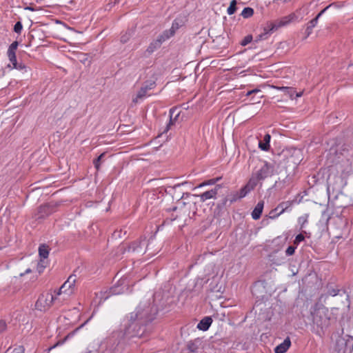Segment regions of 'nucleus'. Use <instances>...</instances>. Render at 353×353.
I'll return each mask as SVG.
<instances>
[{
    "label": "nucleus",
    "instance_id": "23",
    "mask_svg": "<svg viewBox=\"0 0 353 353\" xmlns=\"http://www.w3.org/2000/svg\"><path fill=\"white\" fill-rule=\"evenodd\" d=\"M201 344V341L199 339H195L193 341L189 342L188 345V350L192 352H195L199 349V346Z\"/></svg>",
    "mask_w": 353,
    "mask_h": 353
},
{
    "label": "nucleus",
    "instance_id": "37",
    "mask_svg": "<svg viewBox=\"0 0 353 353\" xmlns=\"http://www.w3.org/2000/svg\"><path fill=\"white\" fill-rule=\"evenodd\" d=\"M228 200H229V198H228V197H225V198L223 199L221 202H220V203H219L217 204L218 208H221L225 207L227 205V203L228 202Z\"/></svg>",
    "mask_w": 353,
    "mask_h": 353
},
{
    "label": "nucleus",
    "instance_id": "15",
    "mask_svg": "<svg viewBox=\"0 0 353 353\" xmlns=\"http://www.w3.org/2000/svg\"><path fill=\"white\" fill-rule=\"evenodd\" d=\"M264 206V201H259L255 206L254 210L252 212V217L254 220H257L260 218Z\"/></svg>",
    "mask_w": 353,
    "mask_h": 353
},
{
    "label": "nucleus",
    "instance_id": "18",
    "mask_svg": "<svg viewBox=\"0 0 353 353\" xmlns=\"http://www.w3.org/2000/svg\"><path fill=\"white\" fill-rule=\"evenodd\" d=\"M270 135L269 134H266L264 137L263 141H259V147L262 150L268 151L270 148Z\"/></svg>",
    "mask_w": 353,
    "mask_h": 353
},
{
    "label": "nucleus",
    "instance_id": "11",
    "mask_svg": "<svg viewBox=\"0 0 353 353\" xmlns=\"http://www.w3.org/2000/svg\"><path fill=\"white\" fill-rule=\"evenodd\" d=\"M291 205H292V201L282 202L280 204H279V205L275 209L272 210L270 212V214H271L276 212L279 210H280V212L279 213H277L276 215L271 216V219H274V218L279 216L280 214L283 213L288 208H290L291 206Z\"/></svg>",
    "mask_w": 353,
    "mask_h": 353
},
{
    "label": "nucleus",
    "instance_id": "2",
    "mask_svg": "<svg viewBox=\"0 0 353 353\" xmlns=\"http://www.w3.org/2000/svg\"><path fill=\"white\" fill-rule=\"evenodd\" d=\"M274 166L268 162H263L260 168L253 172L252 177L248 183L250 189H254L259 181L263 180L272 175Z\"/></svg>",
    "mask_w": 353,
    "mask_h": 353
},
{
    "label": "nucleus",
    "instance_id": "28",
    "mask_svg": "<svg viewBox=\"0 0 353 353\" xmlns=\"http://www.w3.org/2000/svg\"><path fill=\"white\" fill-rule=\"evenodd\" d=\"M105 156V153H102L101 154L98 158L97 159H95L94 161V167L95 168L99 170V166H100V162L102 159V158Z\"/></svg>",
    "mask_w": 353,
    "mask_h": 353
},
{
    "label": "nucleus",
    "instance_id": "29",
    "mask_svg": "<svg viewBox=\"0 0 353 353\" xmlns=\"http://www.w3.org/2000/svg\"><path fill=\"white\" fill-rule=\"evenodd\" d=\"M252 40V35H248L246 36L241 42V46H245L250 43Z\"/></svg>",
    "mask_w": 353,
    "mask_h": 353
},
{
    "label": "nucleus",
    "instance_id": "42",
    "mask_svg": "<svg viewBox=\"0 0 353 353\" xmlns=\"http://www.w3.org/2000/svg\"><path fill=\"white\" fill-rule=\"evenodd\" d=\"M179 28V23L175 21L172 23L171 30H173V32L175 33L176 30Z\"/></svg>",
    "mask_w": 353,
    "mask_h": 353
},
{
    "label": "nucleus",
    "instance_id": "51",
    "mask_svg": "<svg viewBox=\"0 0 353 353\" xmlns=\"http://www.w3.org/2000/svg\"><path fill=\"white\" fill-rule=\"evenodd\" d=\"M26 10H34V9L32 7H27L26 8Z\"/></svg>",
    "mask_w": 353,
    "mask_h": 353
},
{
    "label": "nucleus",
    "instance_id": "43",
    "mask_svg": "<svg viewBox=\"0 0 353 353\" xmlns=\"http://www.w3.org/2000/svg\"><path fill=\"white\" fill-rule=\"evenodd\" d=\"M215 183V181L212 179V180H210L207 182H204L203 183H201L199 185V188H201V187H203L205 185H209V184H214Z\"/></svg>",
    "mask_w": 353,
    "mask_h": 353
},
{
    "label": "nucleus",
    "instance_id": "3",
    "mask_svg": "<svg viewBox=\"0 0 353 353\" xmlns=\"http://www.w3.org/2000/svg\"><path fill=\"white\" fill-rule=\"evenodd\" d=\"M313 323L317 327L323 329L327 327L330 324V314L327 308L319 307L312 313Z\"/></svg>",
    "mask_w": 353,
    "mask_h": 353
},
{
    "label": "nucleus",
    "instance_id": "45",
    "mask_svg": "<svg viewBox=\"0 0 353 353\" xmlns=\"http://www.w3.org/2000/svg\"><path fill=\"white\" fill-rule=\"evenodd\" d=\"M69 336H70V334H68V336H66V337H65L63 341L57 342V343H56L53 347H52L51 348H54V347H56V346H57V345H61V344H63V342H64V341H65V340H66Z\"/></svg>",
    "mask_w": 353,
    "mask_h": 353
},
{
    "label": "nucleus",
    "instance_id": "38",
    "mask_svg": "<svg viewBox=\"0 0 353 353\" xmlns=\"http://www.w3.org/2000/svg\"><path fill=\"white\" fill-rule=\"evenodd\" d=\"M295 248L294 246H289L285 250L286 255L291 256L294 253Z\"/></svg>",
    "mask_w": 353,
    "mask_h": 353
},
{
    "label": "nucleus",
    "instance_id": "52",
    "mask_svg": "<svg viewBox=\"0 0 353 353\" xmlns=\"http://www.w3.org/2000/svg\"><path fill=\"white\" fill-rule=\"evenodd\" d=\"M277 214H276V212L272 213V214H270V217L271 218V216H274V215H276Z\"/></svg>",
    "mask_w": 353,
    "mask_h": 353
},
{
    "label": "nucleus",
    "instance_id": "1",
    "mask_svg": "<svg viewBox=\"0 0 353 353\" xmlns=\"http://www.w3.org/2000/svg\"><path fill=\"white\" fill-rule=\"evenodd\" d=\"M152 308L147 303L140 304L136 311L131 312L124 320L123 336L130 338L141 334V326L144 323L150 321Z\"/></svg>",
    "mask_w": 353,
    "mask_h": 353
},
{
    "label": "nucleus",
    "instance_id": "7",
    "mask_svg": "<svg viewBox=\"0 0 353 353\" xmlns=\"http://www.w3.org/2000/svg\"><path fill=\"white\" fill-rule=\"evenodd\" d=\"M76 283V275H70L68 280L61 286L59 288L57 295H60L61 293H66L70 294L73 292V288Z\"/></svg>",
    "mask_w": 353,
    "mask_h": 353
},
{
    "label": "nucleus",
    "instance_id": "31",
    "mask_svg": "<svg viewBox=\"0 0 353 353\" xmlns=\"http://www.w3.org/2000/svg\"><path fill=\"white\" fill-rule=\"evenodd\" d=\"M248 187V184L241 190L240 195L239 198L244 197L248 192H250L252 189H250Z\"/></svg>",
    "mask_w": 353,
    "mask_h": 353
},
{
    "label": "nucleus",
    "instance_id": "21",
    "mask_svg": "<svg viewBox=\"0 0 353 353\" xmlns=\"http://www.w3.org/2000/svg\"><path fill=\"white\" fill-rule=\"evenodd\" d=\"M285 24V22L281 21L278 26L273 23H270L267 25L266 27L263 29V32H268V35L270 34V32L274 31V30H276L279 27H281L282 26H284Z\"/></svg>",
    "mask_w": 353,
    "mask_h": 353
},
{
    "label": "nucleus",
    "instance_id": "12",
    "mask_svg": "<svg viewBox=\"0 0 353 353\" xmlns=\"http://www.w3.org/2000/svg\"><path fill=\"white\" fill-rule=\"evenodd\" d=\"M277 89L283 91L285 94L289 96L292 99L300 97L302 95V92H296L294 88L290 87H278Z\"/></svg>",
    "mask_w": 353,
    "mask_h": 353
},
{
    "label": "nucleus",
    "instance_id": "26",
    "mask_svg": "<svg viewBox=\"0 0 353 353\" xmlns=\"http://www.w3.org/2000/svg\"><path fill=\"white\" fill-rule=\"evenodd\" d=\"M253 14H254V10L250 7L245 8L241 14V15L245 19L251 17Z\"/></svg>",
    "mask_w": 353,
    "mask_h": 353
},
{
    "label": "nucleus",
    "instance_id": "55",
    "mask_svg": "<svg viewBox=\"0 0 353 353\" xmlns=\"http://www.w3.org/2000/svg\"><path fill=\"white\" fill-rule=\"evenodd\" d=\"M301 221L303 222V217L299 218V221Z\"/></svg>",
    "mask_w": 353,
    "mask_h": 353
},
{
    "label": "nucleus",
    "instance_id": "10",
    "mask_svg": "<svg viewBox=\"0 0 353 353\" xmlns=\"http://www.w3.org/2000/svg\"><path fill=\"white\" fill-rule=\"evenodd\" d=\"M18 46V41H15L10 44L8 50V57L9 58L10 63L12 65H17L16 50L17 49Z\"/></svg>",
    "mask_w": 353,
    "mask_h": 353
},
{
    "label": "nucleus",
    "instance_id": "17",
    "mask_svg": "<svg viewBox=\"0 0 353 353\" xmlns=\"http://www.w3.org/2000/svg\"><path fill=\"white\" fill-rule=\"evenodd\" d=\"M51 213L50 207L48 205H41L38 209L37 219H43Z\"/></svg>",
    "mask_w": 353,
    "mask_h": 353
},
{
    "label": "nucleus",
    "instance_id": "19",
    "mask_svg": "<svg viewBox=\"0 0 353 353\" xmlns=\"http://www.w3.org/2000/svg\"><path fill=\"white\" fill-rule=\"evenodd\" d=\"M163 42L161 41V39L157 37V39L154 41H153L150 46L147 48V52L148 53H152L157 49L159 48L161 46Z\"/></svg>",
    "mask_w": 353,
    "mask_h": 353
},
{
    "label": "nucleus",
    "instance_id": "32",
    "mask_svg": "<svg viewBox=\"0 0 353 353\" xmlns=\"http://www.w3.org/2000/svg\"><path fill=\"white\" fill-rule=\"evenodd\" d=\"M12 66L15 69H17V70H24L25 72H27V69H28L27 66L25 64L22 63H18L17 62V65H12Z\"/></svg>",
    "mask_w": 353,
    "mask_h": 353
},
{
    "label": "nucleus",
    "instance_id": "33",
    "mask_svg": "<svg viewBox=\"0 0 353 353\" xmlns=\"http://www.w3.org/2000/svg\"><path fill=\"white\" fill-rule=\"evenodd\" d=\"M328 294L332 296H335L338 294H340V290L334 289V288H330L328 290Z\"/></svg>",
    "mask_w": 353,
    "mask_h": 353
},
{
    "label": "nucleus",
    "instance_id": "24",
    "mask_svg": "<svg viewBox=\"0 0 353 353\" xmlns=\"http://www.w3.org/2000/svg\"><path fill=\"white\" fill-rule=\"evenodd\" d=\"M328 8V7H326L325 8H324L323 10H322L316 16L315 18H314L313 19H312L311 21H309L308 24H307V27L313 29L317 24V22H318V20H319V18L323 14V13L324 12H325V10Z\"/></svg>",
    "mask_w": 353,
    "mask_h": 353
},
{
    "label": "nucleus",
    "instance_id": "47",
    "mask_svg": "<svg viewBox=\"0 0 353 353\" xmlns=\"http://www.w3.org/2000/svg\"><path fill=\"white\" fill-rule=\"evenodd\" d=\"M262 97H263L262 95H260V96L257 97V98L256 99H253L252 100L253 103H259V99L261 98H262Z\"/></svg>",
    "mask_w": 353,
    "mask_h": 353
},
{
    "label": "nucleus",
    "instance_id": "35",
    "mask_svg": "<svg viewBox=\"0 0 353 353\" xmlns=\"http://www.w3.org/2000/svg\"><path fill=\"white\" fill-rule=\"evenodd\" d=\"M304 239H305L304 236L302 234H299L296 236V238L294 241V243L298 245L301 241H303L304 240Z\"/></svg>",
    "mask_w": 353,
    "mask_h": 353
},
{
    "label": "nucleus",
    "instance_id": "25",
    "mask_svg": "<svg viewBox=\"0 0 353 353\" xmlns=\"http://www.w3.org/2000/svg\"><path fill=\"white\" fill-rule=\"evenodd\" d=\"M48 264V259L40 258V260L37 264V271L39 273L43 272V270L46 268Z\"/></svg>",
    "mask_w": 353,
    "mask_h": 353
},
{
    "label": "nucleus",
    "instance_id": "6",
    "mask_svg": "<svg viewBox=\"0 0 353 353\" xmlns=\"http://www.w3.org/2000/svg\"><path fill=\"white\" fill-rule=\"evenodd\" d=\"M54 300V297L51 294H41L35 303V307L38 310L46 311L50 307Z\"/></svg>",
    "mask_w": 353,
    "mask_h": 353
},
{
    "label": "nucleus",
    "instance_id": "46",
    "mask_svg": "<svg viewBox=\"0 0 353 353\" xmlns=\"http://www.w3.org/2000/svg\"><path fill=\"white\" fill-rule=\"evenodd\" d=\"M312 32V29L307 26V28L305 30L306 37H309Z\"/></svg>",
    "mask_w": 353,
    "mask_h": 353
},
{
    "label": "nucleus",
    "instance_id": "36",
    "mask_svg": "<svg viewBox=\"0 0 353 353\" xmlns=\"http://www.w3.org/2000/svg\"><path fill=\"white\" fill-rule=\"evenodd\" d=\"M268 38V32H263L256 37L255 41L266 39Z\"/></svg>",
    "mask_w": 353,
    "mask_h": 353
},
{
    "label": "nucleus",
    "instance_id": "9",
    "mask_svg": "<svg viewBox=\"0 0 353 353\" xmlns=\"http://www.w3.org/2000/svg\"><path fill=\"white\" fill-rule=\"evenodd\" d=\"M221 189V186L219 185H216L213 189L206 191L196 196L200 198V201L201 202H205L210 199H216V195L218 194V191Z\"/></svg>",
    "mask_w": 353,
    "mask_h": 353
},
{
    "label": "nucleus",
    "instance_id": "13",
    "mask_svg": "<svg viewBox=\"0 0 353 353\" xmlns=\"http://www.w3.org/2000/svg\"><path fill=\"white\" fill-rule=\"evenodd\" d=\"M291 341L289 337H287L283 343L277 345L274 349L275 353H285L289 349Z\"/></svg>",
    "mask_w": 353,
    "mask_h": 353
},
{
    "label": "nucleus",
    "instance_id": "8",
    "mask_svg": "<svg viewBox=\"0 0 353 353\" xmlns=\"http://www.w3.org/2000/svg\"><path fill=\"white\" fill-rule=\"evenodd\" d=\"M146 242L145 239H139L132 242L128 248V250L132 251L139 254H143L145 252V246Z\"/></svg>",
    "mask_w": 353,
    "mask_h": 353
},
{
    "label": "nucleus",
    "instance_id": "34",
    "mask_svg": "<svg viewBox=\"0 0 353 353\" xmlns=\"http://www.w3.org/2000/svg\"><path fill=\"white\" fill-rule=\"evenodd\" d=\"M22 28L23 26L21 23L20 21H18L15 23L14 26V31L17 33H21Z\"/></svg>",
    "mask_w": 353,
    "mask_h": 353
},
{
    "label": "nucleus",
    "instance_id": "40",
    "mask_svg": "<svg viewBox=\"0 0 353 353\" xmlns=\"http://www.w3.org/2000/svg\"><path fill=\"white\" fill-rule=\"evenodd\" d=\"M11 353H24V349L23 346H19L14 348Z\"/></svg>",
    "mask_w": 353,
    "mask_h": 353
},
{
    "label": "nucleus",
    "instance_id": "49",
    "mask_svg": "<svg viewBox=\"0 0 353 353\" xmlns=\"http://www.w3.org/2000/svg\"><path fill=\"white\" fill-rule=\"evenodd\" d=\"M159 296V294L158 292H156L154 294V300L157 299V297Z\"/></svg>",
    "mask_w": 353,
    "mask_h": 353
},
{
    "label": "nucleus",
    "instance_id": "44",
    "mask_svg": "<svg viewBox=\"0 0 353 353\" xmlns=\"http://www.w3.org/2000/svg\"><path fill=\"white\" fill-rule=\"evenodd\" d=\"M228 198H229L228 201L230 202V204H231L236 201L238 197L236 195H232L231 196H228Z\"/></svg>",
    "mask_w": 353,
    "mask_h": 353
},
{
    "label": "nucleus",
    "instance_id": "53",
    "mask_svg": "<svg viewBox=\"0 0 353 353\" xmlns=\"http://www.w3.org/2000/svg\"><path fill=\"white\" fill-rule=\"evenodd\" d=\"M30 272H31V270L30 269H28V270H26V273L27 274V273H29Z\"/></svg>",
    "mask_w": 353,
    "mask_h": 353
},
{
    "label": "nucleus",
    "instance_id": "30",
    "mask_svg": "<svg viewBox=\"0 0 353 353\" xmlns=\"http://www.w3.org/2000/svg\"><path fill=\"white\" fill-rule=\"evenodd\" d=\"M131 34L130 32H125L121 37V42L123 43H126L130 38Z\"/></svg>",
    "mask_w": 353,
    "mask_h": 353
},
{
    "label": "nucleus",
    "instance_id": "56",
    "mask_svg": "<svg viewBox=\"0 0 353 353\" xmlns=\"http://www.w3.org/2000/svg\"><path fill=\"white\" fill-rule=\"evenodd\" d=\"M307 221L306 218H303V223Z\"/></svg>",
    "mask_w": 353,
    "mask_h": 353
},
{
    "label": "nucleus",
    "instance_id": "48",
    "mask_svg": "<svg viewBox=\"0 0 353 353\" xmlns=\"http://www.w3.org/2000/svg\"><path fill=\"white\" fill-rule=\"evenodd\" d=\"M111 292H112V294H119V293H120L119 292H117L114 288H112L111 289Z\"/></svg>",
    "mask_w": 353,
    "mask_h": 353
},
{
    "label": "nucleus",
    "instance_id": "27",
    "mask_svg": "<svg viewBox=\"0 0 353 353\" xmlns=\"http://www.w3.org/2000/svg\"><path fill=\"white\" fill-rule=\"evenodd\" d=\"M236 3H237L236 0L231 1L230 6L228 7V8L227 10V12L229 15H232L236 12V10L237 9Z\"/></svg>",
    "mask_w": 353,
    "mask_h": 353
},
{
    "label": "nucleus",
    "instance_id": "22",
    "mask_svg": "<svg viewBox=\"0 0 353 353\" xmlns=\"http://www.w3.org/2000/svg\"><path fill=\"white\" fill-rule=\"evenodd\" d=\"M175 33L173 32V30L170 28L169 30H166L162 32L158 37L161 39V41L163 43L171 37H172Z\"/></svg>",
    "mask_w": 353,
    "mask_h": 353
},
{
    "label": "nucleus",
    "instance_id": "41",
    "mask_svg": "<svg viewBox=\"0 0 353 353\" xmlns=\"http://www.w3.org/2000/svg\"><path fill=\"white\" fill-rule=\"evenodd\" d=\"M6 329V323L3 321H0V333L5 331Z\"/></svg>",
    "mask_w": 353,
    "mask_h": 353
},
{
    "label": "nucleus",
    "instance_id": "16",
    "mask_svg": "<svg viewBox=\"0 0 353 353\" xmlns=\"http://www.w3.org/2000/svg\"><path fill=\"white\" fill-rule=\"evenodd\" d=\"M176 111H177L176 108H171L170 109V122L167 125L163 132H167L169 130L170 126L174 124V121L176 120L177 117L179 116V112H176Z\"/></svg>",
    "mask_w": 353,
    "mask_h": 353
},
{
    "label": "nucleus",
    "instance_id": "54",
    "mask_svg": "<svg viewBox=\"0 0 353 353\" xmlns=\"http://www.w3.org/2000/svg\"><path fill=\"white\" fill-rule=\"evenodd\" d=\"M82 326H83V325H81L79 327L77 328V329L74 330V332H76V331L79 330Z\"/></svg>",
    "mask_w": 353,
    "mask_h": 353
},
{
    "label": "nucleus",
    "instance_id": "50",
    "mask_svg": "<svg viewBox=\"0 0 353 353\" xmlns=\"http://www.w3.org/2000/svg\"><path fill=\"white\" fill-rule=\"evenodd\" d=\"M343 294L345 295L346 299H348V298H349V295H348V294H347L345 293V291H343Z\"/></svg>",
    "mask_w": 353,
    "mask_h": 353
},
{
    "label": "nucleus",
    "instance_id": "20",
    "mask_svg": "<svg viewBox=\"0 0 353 353\" xmlns=\"http://www.w3.org/2000/svg\"><path fill=\"white\" fill-rule=\"evenodd\" d=\"M50 248L46 244H41L39 247V255L40 258L48 259Z\"/></svg>",
    "mask_w": 353,
    "mask_h": 353
},
{
    "label": "nucleus",
    "instance_id": "14",
    "mask_svg": "<svg viewBox=\"0 0 353 353\" xmlns=\"http://www.w3.org/2000/svg\"><path fill=\"white\" fill-rule=\"evenodd\" d=\"M212 323V319L210 316H205L200 321L197 325V328L200 330L206 331L209 329Z\"/></svg>",
    "mask_w": 353,
    "mask_h": 353
},
{
    "label": "nucleus",
    "instance_id": "4",
    "mask_svg": "<svg viewBox=\"0 0 353 353\" xmlns=\"http://www.w3.org/2000/svg\"><path fill=\"white\" fill-rule=\"evenodd\" d=\"M340 154L341 156L339 157V158L341 159V163H343V165H340V166H344L342 172L349 174L352 171L353 148L350 145H344L341 150Z\"/></svg>",
    "mask_w": 353,
    "mask_h": 353
},
{
    "label": "nucleus",
    "instance_id": "39",
    "mask_svg": "<svg viewBox=\"0 0 353 353\" xmlns=\"http://www.w3.org/2000/svg\"><path fill=\"white\" fill-rule=\"evenodd\" d=\"M261 91L259 89H254L247 92L246 96H250L252 94H261Z\"/></svg>",
    "mask_w": 353,
    "mask_h": 353
},
{
    "label": "nucleus",
    "instance_id": "5",
    "mask_svg": "<svg viewBox=\"0 0 353 353\" xmlns=\"http://www.w3.org/2000/svg\"><path fill=\"white\" fill-rule=\"evenodd\" d=\"M155 85L156 83L154 81L146 82L143 86H141L137 94L132 97V103L137 104L140 101L144 99L146 96H150V94H148V91L152 90Z\"/></svg>",
    "mask_w": 353,
    "mask_h": 353
}]
</instances>
